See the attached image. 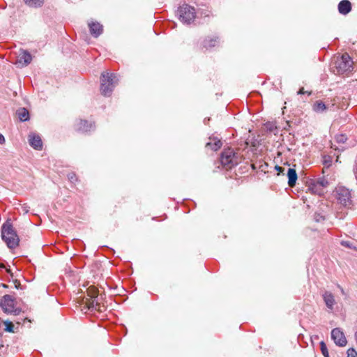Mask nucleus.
I'll return each mask as SVG.
<instances>
[{
  "instance_id": "423d86ee",
  "label": "nucleus",
  "mask_w": 357,
  "mask_h": 357,
  "mask_svg": "<svg viewBox=\"0 0 357 357\" xmlns=\"http://www.w3.org/2000/svg\"><path fill=\"white\" fill-rule=\"evenodd\" d=\"M337 198L339 202L347 206L351 204V192L349 189L344 187H339L336 190Z\"/></svg>"
},
{
  "instance_id": "c85d7f7f",
  "label": "nucleus",
  "mask_w": 357,
  "mask_h": 357,
  "mask_svg": "<svg viewBox=\"0 0 357 357\" xmlns=\"http://www.w3.org/2000/svg\"><path fill=\"white\" fill-rule=\"evenodd\" d=\"M68 178L70 180L71 182H73V180L75 178V175L72 173L68 174Z\"/></svg>"
},
{
  "instance_id": "7c9ffc66",
  "label": "nucleus",
  "mask_w": 357,
  "mask_h": 357,
  "mask_svg": "<svg viewBox=\"0 0 357 357\" xmlns=\"http://www.w3.org/2000/svg\"><path fill=\"white\" fill-rule=\"evenodd\" d=\"M305 93V91H304V89L302 88L301 89L298 91V94H304Z\"/></svg>"
},
{
  "instance_id": "9b49d317",
  "label": "nucleus",
  "mask_w": 357,
  "mask_h": 357,
  "mask_svg": "<svg viewBox=\"0 0 357 357\" xmlns=\"http://www.w3.org/2000/svg\"><path fill=\"white\" fill-rule=\"evenodd\" d=\"M94 125L91 123H88L85 120H77L75 124V129L80 132H89L94 129Z\"/></svg>"
},
{
  "instance_id": "7ed1b4c3",
  "label": "nucleus",
  "mask_w": 357,
  "mask_h": 357,
  "mask_svg": "<svg viewBox=\"0 0 357 357\" xmlns=\"http://www.w3.org/2000/svg\"><path fill=\"white\" fill-rule=\"evenodd\" d=\"M240 161L241 158L238 154L231 148L225 149L221 153L220 162L227 169H231L234 166L238 165Z\"/></svg>"
},
{
  "instance_id": "473e14b6",
  "label": "nucleus",
  "mask_w": 357,
  "mask_h": 357,
  "mask_svg": "<svg viewBox=\"0 0 357 357\" xmlns=\"http://www.w3.org/2000/svg\"><path fill=\"white\" fill-rule=\"evenodd\" d=\"M339 287L340 288L342 293L344 294V289L342 287H340V286H339Z\"/></svg>"
},
{
  "instance_id": "cd10ccee",
  "label": "nucleus",
  "mask_w": 357,
  "mask_h": 357,
  "mask_svg": "<svg viewBox=\"0 0 357 357\" xmlns=\"http://www.w3.org/2000/svg\"><path fill=\"white\" fill-rule=\"evenodd\" d=\"M275 169L278 172V174H284V167L278 166V165H275Z\"/></svg>"
},
{
  "instance_id": "9d476101",
  "label": "nucleus",
  "mask_w": 357,
  "mask_h": 357,
  "mask_svg": "<svg viewBox=\"0 0 357 357\" xmlns=\"http://www.w3.org/2000/svg\"><path fill=\"white\" fill-rule=\"evenodd\" d=\"M322 298L327 308L331 311L333 310L334 305L336 304L334 294L329 291H325L322 294Z\"/></svg>"
},
{
  "instance_id": "0eeeda50",
  "label": "nucleus",
  "mask_w": 357,
  "mask_h": 357,
  "mask_svg": "<svg viewBox=\"0 0 357 357\" xmlns=\"http://www.w3.org/2000/svg\"><path fill=\"white\" fill-rule=\"evenodd\" d=\"M0 307L5 313H12L15 309V298L8 294L3 296L0 301Z\"/></svg>"
},
{
  "instance_id": "b1692460",
  "label": "nucleus",
  "mask_w": 357,
  "mask_h": 357,
  "mask_svg": "<svg viewBox=\"0 0 357 357\" xmlns=\"http://www.w3.org/2000/svg\"><path fill=\"white\" fill-rule=\"evenodd\" d=\"M320 349L324 357H329V354L328 351L326 344L323 341L320 342Z\"/></svg>"
},
{
  "instance_id": "f03ea898",
  "label": "nucleus",
  "mask_w": 357,
  "mask_h": 357,
  "mask_svg": "<svg viewBox=\"0 0 357 357\" xmlns=\"http://www.w3.org/2000/svg\"><path fill=\"white\" fill-rule=\"evenodd\" d=\"M100 91L103 96H109L118 82L116 74L102 73L101 75Z\"/></svg>"
},
{
  "instance_id": "20e7f679",
  "label": "nucleus",
  "mask_w": 357,
  "mask_h": 357,
  "mask_svg": "<svg viewBox=\"0 0 357 357\" xmlns=\"http://www.w3.org/2000/svg\"><path fill=\"white\" fill-rule=\"evenodd\" d=\"M177 15L183 23L189 24L195 18V8L188 4H184L178 8Z\"/></svg>"
},
{
  "instance_id": "1a4fd4ad",
  "label": "nucleus",
  "mask_w": 357,
  "mask_h": 357,
  "mask_svg": "<svg viewBox=\"0 0 357 357\" xmlns=\"http://www.w3.org/2000/svg\"><path fill=\"white\" fill-rule=\"evenodd\" d=\"M32 56L26 50H20L17 56L16 64L20 66H26L31 63Z\"/></svg>"
},
{
  "instance_id": "72a5a7b5",
  "label": "nucleus",
  "mask_w": 357,
  "mask_h": 357,
  "mask_svg": "<svg viewBox=\"0 0 357 357\" xmlns=\"http://www.w3.org/2000/svg\"><path fill=\"white\" fill-rule=\"evenodd\" d=\"M24 211H25V213H27L29 211V210L26 208V207H24Z\"/></svg>"
},
{
  "instance_id": "bb28decb",
  "label": "nucleus",
  "mask_w": 357,
  "mask_h": 357,
  "mask_svg": "<svg viewBox=\"0 0 357 357\" xmlns=\"http://www.w3.org/2000/svg\"><path fill=\"white\" fill-rule=\"evenodd\" d=\"M341 245L344 247H346V248H355V247H354L352 245V244L349 242V241H341Z\"/></svg>"
},
{
  "instance_id": "f3484780",
  "label": "nucleus",
  "mask_w": 357,
  "mask_h": 357,
  "mask_svg": "<svg viewBox=\"0 0 357 357\" xmlns=\"http://www.w3.org/2000/svg\"><path fill=\"white\" fill-rule=\"evenodd\" d=\"M308 190H310L312 194L318 195H321L324 193V190L321 188L314 180L310 182L308 186Z\"/></svg>"
},
{
  "instance_id": "aec40b11",
  "label": "nucleus",
  "mask_w": 357,
  "mask_h": 357,
  "mask_svg": "<svg viewBox=\"0 0 357 357\" xmlns=\"http://www.w3.org/2000/svg\"><path fill=\"white\" fill-rule=\"evenodd\" d=\"M213 143L211 142L206 143V146L211 148L213 151H217L221 147L222 142L220 139H213Z\"/></svg>"
},
{
  "instance_id": "4468645a",
  "label": "nucleus",
  "mask_w": 357,
  "mask_h": 357,
  "mask_svg": "<svg viewBox=\"0 0 357 357\" xmlns=\"http://www.w3.org/2000/svg\"><path fill=\"white\" fill-rule=\"evenodd\" d=\"M90 33L93 36L97 38L99 36L102 32V26L97 22H89L88 23Z\"/></svg>"
},
{
  "instance_id": "39448f33",
  "label": "nucleus",
  "mask_w": 357,
  "mask_h": 357,
  "mask_svg": "<svg viewBox=\"0 0 357 357\" xmlns=\"http://www.w3.org/2000/svg\"><path fill=\"white\" fill-rule=\"evenodd\" d=\"M335 68L338 74L351 72L353 69V61L350 56L345 53L335 62Z\"/></svg>"
},
{
  "instance_id": "6ab92c4d",
  "label": "nucleus",
  "mask_w": 357,
  "mask_h": 357,
  "mask_svg": "<svg viewBox=\"0 0 357 357\" xmlns=\"http://www.w3.org/2000/svg\"><path fill=\"white\" fill-rule=\"evenodd\" d=\"M17 114L21 121H26L29 119V113L25 108H20L18 109Z\"/></svg>"
},
{
  "instance_id": "a878e982",
  "label": "nucleus",
  "mask_w": 357,
  "mask_h": 357,
  "mask_svg": "<svg viewBox=\"0 0 357 357\" xmlns=\"http://www.w3.org/2000/svg\"><path fill=\"white\" fill-rule=\"evenodd\" d=\"M347 357H357V351L354 348L347 350Z\"/></svg>"
},
{
  "instance_id": "ddd939ff",
  "label": "nucleus",
  "mask_w": 357,
  "mask_h": 357,
  "mask_svg": "<svg viewBox=\"0 0 357 357\" xmlns=\"http://www.w3.org/2000/svg\"><path fill=\"white\" fill-rule=\"evenodd\" d=\"M91 297L93 298L92 300L89 301L86 303L87 307L90 310H98L101 312L100 305L98 302L96 300V298L98 296V293L96 289H93V291L90 293Z\"/></svg>"
},
{
  "instance_id": "dca6fc26",
  "label": "nucleus",
  "mask_w": 357,
  "mask_h": 357,
  "mask_svg": "<svg viewBox=\"0 0 357 357\" xmlns=\"http://www.w3.org/2000/svg\"><path fill=\"white\" fill-rule=\"evenodd\" d=\"M288 185L294 187L297 181L298 176L296 170L293 168H289L287 171Z\"/></svg>"
},
{
  "instance_id": "2eb2a0df",
  "label": "nucleus",
  "mask_w": 357,
  "mask_h": 357,
  "mask_svg": "<svg viewBox=\"0 0 357 357\" xmlns=\"http://www.w3.org/2000/svg\"><path fill=\"white\" fill-rule=\"evenodd\" d=\"M351 10V3L348 0H342L338 4L339 13L342 15L348 14Z\"/></svg>"
},
{
  "instance_id": "2f4dec72",
  "label": "nucleus",
  "mask_w": 357,
  "mask_h": 357,
  "mask_svg": "<svg viewBox=\"0 0 357 357\" xmlns=\"http://www.w3.org/2000/svg\"><path fill=\"white\" fill-rule=\"evenodd\" d=\"M340 137L341 138L340 139H338V141L344 142V136L342 135Z\"/></svg>"
},
{
  "instance_id": "412c9836",
  "label": "nucleus",
  "mask_w": 357,
  "mask_h": 357,
  "mask_svg": "<svg viewBox=\"0 0 357 357\" xmlns=\"http://www.w3.org/2000/svg\"><path fill=\"white\" fill-rule=\"evenodd\" d=\"M313 109L317 112H322L326 109V106L321 101H316L313 105Z\"/></svg>"
},
{
  "instance_id": "a211bd4d",
  "label": "nucleus",
  "mask_w": 357,
  "mask_h": 357,
  "mask_svg": "<svg viewBox=\"0 0 357 357\" xmlns=\"http://www.w3.org/2000/svg\"><path fill=\"white\" fill-rule=\"evenodd\" d=\"M219 43L218 38L205 39L203 42V46L206 49L211 48L216 46Z\"/></svg>"
},
{
  "instance_id": "393cba45",
  "label": "nucleus",
  "mask_w": 357,
  "mask_h": 357,
  "mask_svg": "<svg viewBox=\"0 0 357 357\" xmlns=\"http://www.w3.org/2000/svg\"><path fill=\"white\" fill-rule=\"evenodd\" d=\"M4 324L6 326V328H5L6 331L10 332V333L13 332L14 325L13 324L12 322L6 321H4Z\"/></svg>"
},
{
  "instance_id": "5701e85b",
  "label": "nucleus",
  "mask_w": 357,
  "mask_h": 357,
  "mask_svg": "<svg viewBox=\"0 0 357 357\" xmlns=\"http://www.w3.org/2000/svg\"><path fill=\"white\" fill-rule=\"evenodd\" d=\"M24 1L26 4L33 7L40 6L43 3V0H24Z\"/></svg>"
},
{
  "instance_id": "f257e3e1",
  "label": "nucleus",
  "mask_w": 357,
  "mask_h": 357,
  "mask_svg": "<svg viewBox=\"0 0 357 357\" xmlns=\"http://www.w3.org/2000/svg\"><path fill=\"white\" fill-rule=\"evenodd\" d=\"M1 238L10 249H14L19 245L20 238L9 222H6L1 227Z\"/></svg>"
},
{
  "instance_id": "c756f323",
  "label": "nucleus",
  "mask_w": 357,
  "mask_h": 357,
  "mask_svg": "<svg viewBox=\"0 0 357 357\" xmlns=\"http://www.w3.org/2000/svg\"><path fill=\"white\" fill-rule=\"evenodd\" d=\"M5 143V138L3 135L0 133V144H3Z\"/></svg>"
},
{
  "instance_id": "f8f14e48",
  "label": "nucleus",
  "mask_w": 357,
  "mask_h": 357,
  "mask_svg": "<svg viewBox=\"0 0 357 357\" xmlns=\"http://www.w3.org/2000/svg\"><path fill=\"white\" fill-rule=\"evenodd\" d=\"M29 143L34 149L40 150L43 148L42 139L37 134L31 133L29 135Z\"/></svg>"
},
{
  "instance_id": "6e6552de",
  "label": "nucleus",
  "mask_w": 357,
  "mask_h": 357,
  "mask_svg": "<svg viewBox=\"0 0 357 357\" xmlns=\"http://www.w3.org/2000/svg\"><path fill=\"white\" fill-rule=\"evenodd\" d=\"M331 338L335 344L339 347H344L347 344V341L344 334L339 328H335L332 330Z\"/></svg>"
},
{
  "instance_id": "4be33fe9",
  "label": "nucleus",
  "mask_w": 357,
  "mask_h": 357,
  "mask_svg": "<svg viewBox=\"0 0 357 357\" xmlns=\"http://www.w3.org/2000/svg\"><path fill=\"white\" fill-rule=\"evenodd\" d=\"M316 181V183L318 184V185L321 188H323L324 190L325 188H326L329 183L328 181V180L325 178V177H321V178H318L317 179L314 180Z\"/></svg>"
}]
</instances>
